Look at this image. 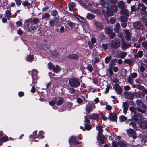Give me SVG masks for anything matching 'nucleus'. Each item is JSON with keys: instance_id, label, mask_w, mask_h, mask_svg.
I'll return each mask as SVG.
<instances>
[{"instance_id": "5", "label": "nucleus", "mask_w": 147, "mask_h": 147, "mask_svg": "<svg viewBox=\"0 0 147 147\" xmlns=\"http://www.w3.org/2000/svg\"><path fill=\"white\" fill-rule=\"evenodd\" d=\"M120 45V41L119 40L115 39L111 42L110 46L111 48L116 49L118 48Z\"/></svg>"}, {"instance_id": "17", "label": "nucleus", "mask_w": 147, "mask_h": 147, "mask_svg": "<svg viewBox=\"0 0 147 147\" xmlns=\"http://www.w3.org/2000/svg\"><path fill=\"white\" fill-rule=\"evenodd\" d=\"M117 116L114 113H111L109 114V119L113 121H115L116 120Z\"/></svg>"}, {"instance_id": "58", "label": "nucleus", "mask_w": 147, "mask_h": 147, "mask_svg": "<svg viewBox=\"0 0 147 147\" xmlns=\"http://www.w3.org/2000/svg\"><path fill=\"white\" fill-rule=\"evenodd\" d=\"M81 97L82 98V99L83 100H84L85 102L87 101L85 99L88 97V95L87 94H86L85 95V96H81Z\"/></svg>"}, {"instance_id": "40", "label": "nucleus", "mask_w": 147, "mask_h": 147, "mask_svg": "<svg viewBox=\"0 0 147 147\" xmlns=\"http://www.w3.org/2000/svg\"><path fill=\"white\" fill-rule=\"evenodd\" d=\"M96 40L95 38H92L91 39V41H90L88 42V44L90 47H91L92 46V44L91 43V42L92 43V44H94L96 42Z\"/></svg>"}, {"instance_id": "38", "label": "nucleus", "mask_w": 147, "mask_h": 147, "mask_svg": "<svg viewBox=\"0 0 147 147\" xmlns=\"http://www.w3.org/2000/svg\"><path fill=\"white\" fill-rule=\"evenodd\" d=\"M8 140V137L7 136H5L0 138V142H3L7 141Z\"/></svg>"}, {"instance_id": "45", "label": "nucleus", "mask_w": 147, "mask_h": 147, "mask_svg": "<svg viewBox=\"0 0 147 147\" xmlns=\"http://www.w3.org/2000/svg\"><path fill=\"white\" fill-rule=\"evenodd\" d=\"M128 17V16H126L123 15L121 16L120 18L122 22H125L127 21V20Z\"/></svg>"}, {"instance_id": "56", "label": "nucleus", "mask_w": 147, "mask_h": 147, "mask_svg": "<svg viewBox=\"0 0 147 147\" xmlns=\"http://www.w3.org/2000/svg\"><path fill=\"white\" fill-rule=\"evenodd\" d=\"M129 125L133 128L136 129V124L134 122H131L129 124Z\"/></svg>"}, {"instance_id": "20", "label": "nucleus", "mask_w": 147, "mask_h": 147, "mask_svg": "<svg viewBox=\"0 0 147 147\" xmlns=\"http://www.w3.org/2000/svg\"><path fill=\"white\" fill-rule=\"evenodd\" d=\"M120 14L127 16H129V15L128 11L127 9H124V8L121 9L120 11Z\"/></svg>"}, {"instance_id": "42", "label": "nucleus", "mask_w": 147, "mask_h": 147, "mask_svg": "<svg viewBox=\"0 0 147 147\" xmlns=\"http://www.w3.org/2000/svg\"><path fill=\"white\" fill-rule=\"evenodd\" d=\"M60 69V67L58 65H56L55 67L54 66L53 70L55 73H57Z\"/></svg>"}, {"instance_id": "44", "label": "nucleus", "mask_w": 147, "mask_h": 147, "mask_svg": "<svg viewBox=\"0 0 147 147\" xmlns=\"http://www.w3.org/2000/svg\"><path fill=\"white\" fill-rule=\"evenodd\" d=\"M139 118V116H134L132 117L133 119L135 121L136 123H140V122L139 121L140 120Z\"/></svg>"}, {"instance_id": "62", "label": "nucleus", "mask_w": 147, "mask_h": 147, "mask_svg": "<svg viewBox=\"0 0 147 147\" xmlns=\"http://www.w3.org/2000/svg\"><path fill=\"white\" fill-rule=\"evenodd\" d=\"M39 20L37 18H34L33 20V22L35 24H36L38 23Z\"/></svg>"}, {"instance_id": "39", "label": "nucleus", "mask_w": 147, "mask_h": 147, "mask_svg": "<svg viewBox=\"0 0 147 147\" xmlns=\"http://www.w3.org/2000/svg\"><path fill=\"white\" fill-rule=\"evenodd\" d=\"M111 9L114 12H116L118 10L117 7L115 5H112L111 6Z\"/></svg>"}, {"instance_id": "18", "label": "nucleus", "mask_w": 147, "mask_h": 147, "mask_svg": "<svg viewBox=\"0 0 147 147\" xmlns=\"http://www.w3.org/2000/svg\"><path fill=\"white\" fill-rule=\"evenodd\" d=\"M69 142L70 145L71 143H73L74 145L79 143L76 140L75 137L74 136L71 137L69 140Z\"/></svg>"}, {"instance_id": "55", "label": "nucleus", "mask_w": 147, "mask_h": 147, "mask_svg": "<svg viewBox=\"0 0 147 147\" xmlns=\"http://www.w3.org/2000/svg\"><path fill=\"white\" fill-rule=\"evenodd\" d=\"M127 81L131 84H132L133 83V80L132 77L129 76L127 79Z\"/></svg>"}, {"instance_id": "57", "label": "nucleus", "mask_w": 147, "mask_h": 147, "mask_svg": "<svg viewBox=\"0 0 147 147\" xmlns=\"http://www.w3.org/2000/svg\"><path fill=\"white\" fill-rule=\"evenodd\" d=\"M129 109L132 112H133L134 113V114H135V113L136 112V109L135 108L132 107H130L129 108Z\"/></svg>"}, {"instance_id": "10", "label": "nucleus", "mask_w": 147, "mask_h": 147, "mask_svg": "<svg viewBox=\"0 0 147 147\" xmlns=\"http://www.w3.org/2000/svg\"><path fill=\"white\" fill-rule=\"evenodd\" d=\"M113 88L117 94H119L122 93V89L118 84H115Z\"/></svg>"}, {"instance_id": "6", "label": "nucleus", "mask_w": 147, "mask_h": 147, "mask_svg": "<svg viewBox=\"0 0 147 147\" xmlns=\"http://www.w3.org/2000/svg\"><path fill=\"white\" fill-rule=\"evenodd\" d=\"M127 134L129 137H132L134 139H135L137 138V136L134 130L130 128L127 129Z\"/></svg>"}, {"instance_id": "13", "label": "nucleus", "mask_w": 147, "mask_h": 147, "mask_svg": "<svg viewBox=\"0 0 147 147\" xmlns=\"http://www.w3.org/2000/svg\"><path fill=\"white\" fill-rule=\"evenodd\" d=\"M75 16L81 22L84 23L87 22V20L85 18L81 16L78 15H75Z\"/></svg>"}, {"instance_id": "41", "label": "nucleus", "mask_w": 147, "mask_h": 147, "mask_svg": "<svg viewBox=\"0 0 147 147\" xmlns=\"http://www.w3.org/2000/svg\"><path fill=\"white\" fill-rule=\"evenodd\" d=\"M86 17L88 19L91 20L94 19L95 16L93 14L90 13H88Z\"/></svg>"}, {"instance_id": "61", "label": "nucleus", "mask_w": 147, "mask_h": 147, "mask_svg": "<svg viewBox=\"0 0 147 147\" xmlns=\"http://www.w3.org/2000/svg\"><path fill=\"white\" fill-rule=\"evenodd\" d=\"M138 86V88L144 92L145 88L142 85H139Z\"/></svg>"}, {"instance_id": "11", "label": "nucleus", "mask_w": 147, "mask_h": 147, "mask_svg": "<svg viewBox=\"0 0 147 147\" xmlns=\"http://www.w3.org/2000/svg\"><path fill=\"white\" fill-rule=\"evenodd\" d=\"M54 100L56 101V104L58 106L61 105L64 101V99L61 97L55 98Z\"/></svg>"}, {"instance_id": "28", "label": "nucleus", "mask_w": 147, "mask_h": 147, "mask_svg": "<svg viewBox=\"0 0 147 147\" xmlns=\"http://www.w3.org/2000/svg\"><path fill=\"white\" fill-rule=\"evenodd\" d=\"M102 127L101 126H98L96 127V130L99 131L98 133V136L101 135L102 132Z\"/></svg>"}, {"instance_id": "8", "label": "nucleus", "mask_w": 147, "mask_h": 147, "mask_svg": "<svg viewBox=\"0 0 147 147\" xmlns=\"http://www.w3.org/2000/svg\"><path fill=\"white\" fill-rule=\"evenodd\" d=\"M84 118L85 128L86 130H89L91 129V127L90 125V121L88 119V117L86 116H85Z\"/></svg>"}, {"instance_id": "15", "label": "nucleus", "mask_w": 147, "mask_h": 147, "mask_svg": "<svg viewBox=\"0 0 147 147\" xmlns=\"http://www.w3.org/2000/svg\"><path fill=\"white\" fill-rule=\"evenodd\" d=\"M131 46L129 43H126L124 42H122L121 45V48L123 50H125Z\"/></svg>"}, {"instance_id": "2", "label": "nucleus", "mask_w": 147, "mask_h": 147, "mask_svg": "<svg viewBox=\"0 0 147 147\" xmlns=\"http://www.w3.org/2000/svg\"><path fill=\"white\" fill-rule=\"evenodd\" d=\"M70 85L73 87H77L79 86L80 83L78 78H71L69 81Z\"/></svg>"}, {"instance_id": "49", "label": "nucleus", "mask_w": 147, "mask_h": 147, "mask_svg": "<svg viewBox=\"0 0 147 147\" xmlns=\"http://www.w3.org/2000/svg\"><path fill=\"white\" fill-rule=\"evenodd\" d=\"M106 86L107 87L105 89V91L104 92V93L105 94H107L109 92V89L110 88V85L109 84H107Z\"/></svg>"}, {"instance_id": "31", "label": "nucleus", "mask_w": 147, "mask_h": 147, "mask_svg": "<svg viewBox=\"0 0 147 147\" xmlns=\"http://www.w3.org/2000/svg\"><path fill=\"white\" fill-rule=\"evenodd\" d=\"M140 126L141 128L143 129L146 128L147 127V122L144 121L142 122L140 125Z\"/></svg>"}, {"instance_id": "23", "label": "nucleus", "mask_w": 147, "mask_h": 147, "mask_svg": "<svg viewBox=\"0 0 147 147\" xmlns=\"http://www.w3.org/2000/svg\"><path fill=\"white\" fill-rule=\"evenodd\" d=\"M75 3L74 2H71L68 4V7L70 11H74V8L75 6Z\"/></svg>"}, {"instance_id": "53", "label": "nucleus", "mask_w": 147, "mask_h": 147, "mask_svg": "<svg viewBox=\"0 0 147 147\" xmlns=\"http://www.w3.org/2000/svg\"><path fill=\"white\" fill-rule=\"evenodd\" d=\"M76 102L79 104H82L83 102V100L80 98H77Z\"/></svg>"}, {"instance_id": "12", "label": "nucleus", "mask_w": 147, "mask_h": 147, "mask_svg": "<svg viewBox=\"0 0 147 147\" xmlns=\"http://www.w3.org/2000/svg\"><path fill=\"white\" fill-rule=\"evenodd\" d=\"M135 92L132 93L130 92H126L125 93V94L127 98L129 99H133L134 96Z\"/></svg>"}, {"instance_id": "29", "label": "nucleus", "mask_w": 147, "mask_h": 147, "mask_svg": "<svg viewBox=\"0 0 147 147\" xmlns=\"http://www.w3.org/2000/svg\"><path fill=\"white\" fill-rule=\"evenodd\" d=\"M5 16L6 17L8 20H10L11 18V13L9 10H7L6 11Z\"/></svg>"}, {"instance_id": "21", "label": "nucleus", "mask_w": 147, "mask_h": 147, "mask_svg": "<svg viewBox=\"0 0 147 147\" xmlns=\"http://www.w3.org/2000/svg\"><path fill=\"white\" fill-rule=\"evenodd\" d=\"M138 9L142 10V12H144L146 10V8L142 3H140L138 5Z\"/></svg>"}, {"instance_id": "52", "label": "nucleus", "mask_w": 147, "mask_h": 147, "mask_svg": "<svg viewBox=\"0 0 147 147\" xmlns=\"http://www.w3.org/2000/svg\"><path fill=\"white\" fill-rule=\"evenodd\" d=\"M18 7H20L22 3L21 0H14Z\"/></svg>"}, {"instance_id": "25", "label": "nucleus", "mask_w": 147, "mask_h": 147, "mask_svg": "<svg viewBox=\"0 0 147 147\" xmlns=\"http://www.w3.org/2000/svg\"><path fill=\"white\" fill-rule=\"evenodd\" d=\"M105 138H103L101 137V135H98L97 136V140L99 142L98 143L99 144H103L104 143V139Z\"/></svg>"}, {"instance_id": "32", "label": "nucleus", "mask_w": 147, "mask_h": 147, "mask_svg": "<svg viewBox=\"0 0 147 147\" xmlns=\"http://www.w3.org/2000/svg\"><path fill=\"white\" fill-rule=\"evenodd\" d=\"M119 144L120 147H129V144L124 142H120Z\"/></svg>"}, {"instance_id": "19", "label": "nucleus", "mask_w": 147, "mask_h": 147, "mask_svg": "<svg viewBox=\"0 0 147 147\" xmlns=\"http://www.w3.org/2000/svg\"><path fill=\"white\" fill-rule=\"evenodd\" d=\"M122 105L123 109V113H124L125 115L128 110L129 106L127 103L126 102H123Z\"/></svg>"}, {"instance_id": "9", "label": "nucleus", "mask_w": 147, "mask_h": 147, "mask_svg": "<svg viewBox=\"0 0 147 147\" xmlns=\"http://www.w3.org/2000/svg\"><path fill=\"white\" fill-rule=\"evenodd\" d=\"M127 54V53L125 52L119 51L116 52L115 57L123 59L126 56Z\"/></svg>"}, {"instance_id": "4", "label": "nucleus", "mask_w": 147, "mask_h": 147, "mask_svg": "<svg viewBox=\"0 0 147 147\" xmlns=\"http://www.w3.org/2000/svg\"><path fill=\"white\" fill-rule=\"evenodd\" d=\"M37 131H35L34 132H33L32 135H31L30 136V138H39V139H42L43 138L44 136L43 135L44 133L42 131H40L39 134L37 135L36 134L37 133Z\"/></svg>"}, {"instance_id": "3", "label": "nucleus", "mask_w": 147, "mask_h": 147, "mask_svg": "<svg viewBox=\"0 0 147 147\" xmlns=\"http://www.w3.org/2000/svg\"><path fill=\"white\" fill-rule=\"evenodd\" d=\"M95 108V104L92 102H89L86 105L85 108V111L87 113H89L92 111L93 109Z\"/></svg>"}, {"instance_id": "33", "label": "nucleus", "mask_w": 147, "mask_h": 147, "mask_svg": "<svg viewBox=\"0 0 147 147\" xmlns=\"http://www.w3.org/2000/svg\"><path fill=\"white\" fill-rule=\"evenodd\" d=\"M143 55V52L142 51H139L136 55H134L135 58H141Z\"/></svg>"}, {"instance_id": "43", "label": "nucleus", "mask_w": 147, "mask_h": 147, "mask_svg": "<svg viewBox=\"0 0 147 147\" xmlns=\"http://www.w3.org/2000/svg\"><path fill=\"white\" fill-rule=\"evenodd\" d=\"M34 57L32 55H30L27 56L26 60L29 62H32L33 60Z\"/></svg>"}, {"instance_id": "48", "label": "nucleus", "mask_w": 147, "mask_h": 147, "mask_svg": "<svg viewBox=\"0 0 147 147\" xmlns=\"http://www.w3.org/2000/svg\"><path fill=\"white\" fill-rule=\"evenodd\" d=\"M120 27V24L117 23L116 24V26L114 28V31L116 32H117L119 31Z\"/></svg>"}, {"instance_id": "54", "label": "nucleus", "mask_w": 147, "mask_h": 147, "mask_svg": "<svg viewBox=\"0 0 147 147\" xmlns=\"http://www.w3.org/2000/svg\"><path fill=\"white\" fill-rule=\"evenodd\" d=\"M55 22V19L51 20L49 22L50 26H53Z\"/></svg>"}, {"instance_id": "47", "label": "nucleus", "mask_w": 147, "mask_h": 147, "mask_svg": "<svg viewBox=\"0 0 147 147\" xmlns=\"http://www.w3.org/2000/svg\"><path fill=\"white\" fill-rule=\"evenodd\" d=\"M50 15L47 13L43 14L42 15V18H49Z\"/></svg>"}, {"instance_id": "1", "label": "nucleus", "mask_w": 147, "mask_h": 147, "mask_svg": "<svg viewBox=\"0 0 147 147\" xmlns=\"http://www.w3.org/2000/svg\"><path fill=\"white\" fill-rule=\"evenodd\" d=\"M93 5L95 6L101 5L102 7V9L103 12L106 11L107 14L109 16H111L113 15V12L111 9H108L109 6V3L108 1L106 0H101L100 4H97L96 3H93Z\"/></svg>"}, {"instance_id": "14", "label": "nucleus", "mask_w": 147, "mask_h": 147, "mask_svg": "<svg viewBox=\"0 0 147 147\" xmlns=\"http://www.w3.org/2000/svg\"><path fill=\"white\" fill-rule=\"evenodd\" d=\"M142 25L141 22L139 21L136 22L133 24L134 28L137 29H139L141 27Z\"/></svg>"}, {"instance_id": "35", "label": "nucleus", "mask_w": 147, "mask_h": 147, "mask_svg": "<svg viewBox=\"0 0 147 147\" xmlns=\"http://www.w3.org/2000/svg\"><path fill=\"white\" fill-rule=\"evenodd\" d=\"M138 105L140 107L145 109L146 107V106L144 105L142 103V102L140 100H138L136 101Z\"/></svg>"}, {"instance_id": "63", "label": "nucleus", "mask_w": 147, "mask_h": 147, "mask_svg": "<svg viewBox=\"0 0 147 147\" xmlns=\"http://www.w3.org/2000/svg\"><path fill=\"white\" fill-rule=\"evenodd\" d=\"M92 82L93 83L95 84H97L98 82V79L96 78H93L92 79Z\"/></svg>"}, {"instance_id": "46", "label": "nucleus", "mask_w": 147, "mask_h": 147, "mask_svg": "<svg viewBox=\"0 0 147 147\" xmlns=\"http://www.w3.org/2000/svg\"><path fill=\"white\" fill-rule=\"evenodd\" d=\"M86 68L90 72H91L93 70V67L91 64H88Z\"/></svg>"}, {"instance_id": "26", "label": "nucleus", "mask_w": 147, "mask_h": 147, "mask_svg": "<svg viewBox=\"0 0 147 147\" xmlns=\"http://www.w3.org/2000/svg\"><path fill=\"white\" fill-rule=\"evenodd\" d=\"M118 5L119 7L122 9L125 8L124 3L122 1H120L118 2Z\"/></svg>"}, {"instance_id": "51", "label": "nucleus", "mask_w": 147, "mask_h": 147, "mask_svg": "<svg viewBox=\"0 0 147 147\" xmlns=\"http://www.w3.org/2000/svg\"><path fill=\"white\" fill-rule=\"evenodd\" d=\"M127 119V117L124 116L122 115L120 117V121L121 122H123L126 120Z\"/></svg>"}, {"instance_id": "34", "label": "nucleus", "mask_w": 147, "mask_h": 147, "mask_svg": "<svg viewBox=\"0 0 147 147\" xmlns=\"http://www.w3.org/2000/svg\"><path fill=\"white\" fill-rule=\"evenodd\" d=\"M126 34L125 38L127 40H129L131 39V36L130 32L127 30L125 32Z\"/></svg>"}, {"instance_id": "64", "label": "nucleus", "mask_w": 147, "mask_h": 147, "mask_svg": "<svg viewBox=\"0 0 147 147\" xmlns=\"http://www.w3.org/2000/svg\"><path fill=\"white\" fill-rule=\"evenodd\" d=\"M143 47L146 49H147V43L146 42H144L142 44Z\"/></svg>"}, {"instance_id": "24", "label": "nucleus", "mask_w": 147, "mask_h": 147, "mask_svg": "<svg viewBox=\"0 0 147 147\" xmlns=\"http://www.w3.org/2000/svg\"><path fill=\"white\" fill-rule=\"evenodd\" d=\"M88 10L90 11L97 14H100V10H97L94 8L88 9Z\"/></svg>"}, {"instance_id": "16", "label": "nucleus", "mask_w": 147, "mask_h": 147, "mask_svg": "<svg viewBox=\"0 0 147 147\" xmlns=\"http://www.w3.org/2000/svg\"><path fill=\"white\" fill-rule=\"evenodd\" d=\"M96 26L100 30H102L103 28V26L102 24L99 22L94 20L93 21Z\"/></svg>"}, {"instance_id": "60", "label": "nucleus", "mask_w": 147, "mask_h": 147, "mask_svg": "<svg viewBox=\"0 0 147 147\" xmlns=\"http://www.w3.org/2000/svg\"><path fill=\"white\" fill-rule=\"evenodd\" d=\"M111 59L110 57H107L105 59V62L106 64H107L110 61Z\"/></svg>"}, {"instance_id": "59", "label": "nucleus", "mask_w": 147, "mask_h": 147, "mask_svg": "<svg viewBox=\"0 0 147 147\" xmlns=\"http://www.w3.org/2000/svg\"><path fill=\"white\" fill-rule=\"evenodd\" d=\"M57 14V12L56 10H53L51 13L52 15L54 16H56Z\"/></svg>"}, {"instance_id": "30", "label": "nucleus", "mask_w": 147, "mask_h": 147, "mask_svg": "<svg viewBox=\"0 0 147 147\" xmlns=\"http://www.w3.org/2000/svg\"><path fill=\"white\" fill-rule=\"evenodd\" d=\"M133 62V60L131 59H125L124 61V63L126 64H127L129 65H131Z\"/></svg>"}, {"instance_id": "7", "label": "nucleus", "mask_w": 147, "mask_h": 147, "mask_svg": "<svg viewBox=\"0 0 147 147\" xmlns=\"http://www.w3.org/2000/svg\"><path fill=\"white\" fill-rule=\"evenodd\" d=\"M38 73L37 70L36 69H33L32 71V83H34V84L36 83V80L38 79V78L36 75Z\"/></svg>"}, {"instance_id": "22", "label": "nucleus", "mask_w": 147, "mask_h": 147, "mask_svg": "<svg viewBox=\"0 0 147 147\" xmlns=\"http://www.w3.org/2000/svg\"><path fill=\"white\" fill-rule=\"evenodd\" d=\"M99 117L98 114L97 113H93L89 116V118L90 119H96Z\"/></svg>"}, {"instance_id": "36", "label": "nucleus", "mask_w": 147, "mask_h": 147, "mask_svg": "<svg viewBox=\"0 0 147 147\" xmlns=\"http://www.w3.org/2000/svg\"><path fill=\"white\" fill-rule=\"evenodd\" d=\"M113 30L108 27H106L105 28V33L109 35H110L112 32Z\"/></svg>"}, {"instance_id": "37", "label": "nucleus", "mask_w": 147, "mask_h": 147, "mask_svg": "<svg viewBox=\"0 0 147 147\" xmlns=\"http://www.w3.org/2000/svg\"><path fill=\"white\" fill-rule=\"evenodd\" d=\"M107 21L108 22L113 24L116 22V19L114 17H111L109 19H107Z\"/></svg>"}, {"instance_id": "50", "label": "nucleus", "mask_w": 147, "mask_h": 147, "mask_svg": "<svg viewBox=\"0 0 147 147\" xmlns=\"http://www.w3.org/2000/svg\"><path fill=\"white\" fill-rule=\"evenodd\" d=\"M54 65L51 63H49L48 64V69L50 70H53V68H54Z\"/></svg>"}, {"instance_id": "27", "label": "nucleus", "mask_w": 147, "mask_h": 147, "mask_svg": "<svg viewBox=\"0 0 147 147\" xmlns=\"http://www.w3.org/2000/svg\"><path fill=\"white\" fill-rule=\"evenodd\" d=\"M67 57L71 59H78V57L76 54H73L69 55H67Z\"/></svg>"}]
</instances>
